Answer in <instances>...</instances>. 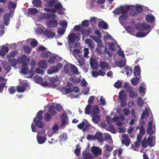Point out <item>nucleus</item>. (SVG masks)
Returning <instances> with one entry per match:
<instances>
[{"mask_svg":"<svg viewBox=\"0 0 159 159\" xmlns=\"http://www.w3.org/2000/svg\"><path fill=\"white\" fill-rule=\"evenodd\" d=\"M54 8L52 9L44 8V10L45 11L51 12L52 14L43 13L40 16L41 18L46 19H48L51 18H54L56 16L55 13L57 11H58V13L60 15L64 14L65 9L63 7L61 4L59 3H56L54 5Z\"/></svg>","mask_w":159,"mask_h":159,"instance_id":"obj_1","label":"nucleus"},{"mask_svg":"<svg viewBox=\"0 0 159 159\" xmlns=\"http://www.w3.org/2000/svg\"><path fill=\"white\" fill-rule=\"evenodd\" d=\"M129 9V7L128 6H121L120 8L116 9L115 12L116 14H121L122 15L120 16L119 19L120 20H126L128 17L127 13Z\"/></svg>","mask_w":159,"mask_h":159,"instance_id":"obj_2","label":"nucleus"},{"mask_svg":"<svg viewBox=\"0 0 159 159\" xmlns=\"http://www.w3.org/2000/svg\"><path fill=\"white\" fill-rule=\"evenodd\" d=\"M43 112L42 110L39 111L36 114V117L34 118L33 120L37 126L40 128H43L44 127V125L41 121L43 118L42 116Z\"/></svg>","mask_w":159,"mask_h":159,"instance_id":"obj_3","label":"nucleus"},{"mask_svg":"<svg viewBox=\"0 0 159 159\" xmlns=\"http://www.w3.org/2000/svg\"><path fill=\"white\" fill-rule=\"evenodd\" d=\"M90 125L88 121L86 120H84L80 123L77 125L78 129H82L83 132L88 131L90 129Z\"/></svg>","mask_w":159,"mask_h":159,"instance_id":"obj_4","label":"nucleus"},{"mask_svg":"<svg viewBox=\"0 0 159 159\" xmlns=\"http://www.w3.org/2000/svg\"><path fill=\"white\" fill-rule=\"evenodd\" d=\"M79 35H77L75 33L70 34L68 36V40L70 43H73L76 40L79 41L80 39V34H79Z\"/></svg>","mask_w":159,"mask_h":159,"instance_id":"obj_5","label":"nucleus"},{"mask_svg":"<svg viewBox=\"0 0 159 159\" xmlns=\"http://www.w3.org/2000/svg\"><path fill=\"white\" fill-rule=\"evenodd\" d=\"M14 11H10L8 13L5 14L3 16L4 24L7 26L10 22V18L11 15H13Z\"/></svg>","mask_w":159,"mask_h":159,"instance_id":"obj_6","label":"nucleus"},{"mask_svg":"<svg viewBox=\"0 0 159 159\" xmlns=\"http://www.w3.org/2000/svg\"><path fill=\"white\" fill-rule=\"evenodd\" d=\"M143 8L141 6H137L135 7V9L131 11L130 14L133 16H136L143 12Z\"/></svg>","mask_w":159,"mask_h":159,"instance_id":"obj_7","label":"nucleus"},{"mask_svg":"<svg viewBox=\"0 0 159 159\" xmlns=\"http://www.w3.org/2000/svg\"><path fill=\"white\" fill-rule=\"evenodd\" d=\"M150 25H148L145 23L141 24L140 27V30L142 31H145L147 30L146 34H148L151 31V29Z\"/></svg>","mask_w":159,"mask_h":159,"instance_id":"obj_8","label":"nucleus"},{"mask_svg":"<svg viewBox=\"0 0 159 159\" xmlns=\"http://www.w3.org/2000/svg\"><path fill=\"white\" fill-rule=\"evenodd\" d=\"M57 21L55 20H49L46 22V24L49 28L56 27L57 25Z\"/></svg>","mask_w":159,"mask_h":159,"instance_id":"obj_9","label":"nucleus"},{"mask_svg":"<svg viewBox=\"0 0 159 159\" xmlns=\"http://www.w3.org/2000/svg\"><path fill=\"white\" fill-rule=\"evenodd\" d=\"M100 68L103 70H108L110 69L108 63L104 61H100L99 63Z\"/></svg>","mask_w":159,"mask_h":159,"instance_id":"obj_10","label":"nucleus"},{"mask_svg":"<svg viewBox=\"0 0 159 159\" xmlns=\"http://www.w3.org/2000/svg\"><path fill=\"white\" fill-rule=\"evenodd\" d=\"M122 137L123 139V140H122V143L128 147L130 143V140L129 138L128 135L127 134H124L122 135Z\"/></svg>","mask_w":159,"mask_h":159,"instance_id":"obj_11","label":"nucleus"},{"mask_svg":"<svg viewBox=\"0 0 159 159\" xmlns=\"http://www.w3.org/2000/svg\"><path fill=\"white\" fill-rule=\"evenodd\" d=\"M99 112V109L97 105H94L92 107L91 111V116L98 115Z\"/></svg>","mask_w":159,"mask_h":159,"instance_id":"obj_12","label":"nucleus"},{"mask_svg":"<svg viewBox=\"0 0 159 159\" xmlns=\"http://www.w3.org/2000/svg\"><path fill=\"white\" fill-rule=\"evenodd\" d=\"M43 34L47 37L49 38H53L55 35V33L48 30H46L43 31Z\"/></svg>","mask_w":159,"mask_h":159,"instance_id":"obj_13","label":"nucleus"},{"mask_svg":"<svg viewBox=\"0 0 159 159\" xmlns=\"http://www.w3.org/2000/svg\"><path fill=\"white\" fill-rule=\"evenodd\" d=\"M91 151L93 153L96 155H100L102 152V151L99 148L97 147H93L91 148Z\"/></svg>","mask_w":159,"mask_h":159,"instance_id":"obj_14","label":"nucleus"},{"mask_svg":"<svg viewBox=\"0 0 159 159\" xmlns=\"http://www.w3.org/2000/svg\"><path fill=\"white\" fill-rule=\"evenodd\" d=\"M27 84H24L21 85H19L17 87V91L19 93L24 92L26 89Z\"/></svg>","mask_w":159,"mask_h":159,"instance_id":"obj_15","label":"nucleus"},{"mask_svg":"<svg viewBox=\"0 0 159 159\" xmlns=\"http://www.w3.org/2000/svg\"><path fill=\"white\" fill-rule=\"evenodd\" d=\"M132 90V87H128L127 92L129 93L130 97L131 98L137 97L138 96L137 94L133 91Z\"/></svg>","mask_w":159,"mask_h":159,"instance_id":"obj_16","label":"nucleus"},{"mask_svg":"<svg viewBox=\"0 0 159 159\" xmlns=\"http://www.w3.org/2000/svg\"><path fill=\"white\" fill-rule=\"evenodd\" d=\"M27 59V56L25 55H23L19 57L17 59V61L19 63H22V65L24 63H26L25 62Z\"/></svg>","mask_w":159,"mask_h":159,"instance_id":"obj_17","label":"nucleus"},{"mask_svg":"<svg viewBox=\"0 0 159 159\" xmlns=\"http://www.w3.org/2000/svg\"><path fill=\"white\" fill-rule=\"evenodd\" d=\"M61 118L62 119V124L64 125L68 124V117L66 114H62L61 116Z\"/></svg>","mask_w":159,"mask_h":159,"instance_id":"obj_18","label":"nucleus"},{"mask_svg":"<svg viewBox=\"0 0 159 159\" xmlns=\"http://www.w3.org/2000/svg\"><path fill=\"white\" fill-rule=\"evenodd\" d=\"M99 28H102L103 29H107L108 28L107 24L103 21H102L99 22L98 24Z\"/></svg>","mask_w":159,"mask_h":159,"instance_id":"obj_19","label":"nucleus"},{"mask_svg":"<svg viewBox=\"0 0 159 159\" xmlns=\"http://www.w3.org/2000/svg\"><path fill=\"white\" fill-rule=\"evenodd\" d=\"M9 48L7 46H3L0 49V55L4 56L8 52Z\"/></svg>","mask_w":159,"mask_h":159,"instance_id":"obj_20","label":"nucleus"},{"mask_svg":"<svg viewBox=\"0 0 159 159\" xmlns=\"http://www.w3.org/2000/svg\"><path fill=\"white\" fill-rule=\"evenodd\" d=\"M83 37H87L90 33V29H86L82 28V30L80 31Z\"/></svg>","mask_w":159,"mask_h":159,"instance_id":"obj_21","label":"nucleus"},{"mask_svg":"<svg viewBox=\"0 0 159 159\" xmlns=\"http://www.w3.org/2000/svg\"><path fill=\"white\" fill-rule=\"evenodd\" d=\"M141 70L139 66H136L134 68V75L136 77L139 76L140 74Z\"/></svg>","mask_w":159,"mask_h":159,"instance_id":"obj_22","label":"nucleus"},{"mask_svg":"<svg viewBox=\"0 0 159 159\" xmlns=\"http://www.w3.org/2000/svg\"><path fill=\"white\" fill-rule=\"evenodd\" d=\"M95 140L97 139L98 141L100 142H102L103 137L102 134L100 132H98L96 133L94 135Z\"/></svg>","mask_w":159,"mask_h":159,"instance_id":"obj_23","label":"nucleus"},{"mask_svg":"<svg viewBox=\"0 0 159 159\" xmlns=\"http://www.w3.org/2000/svg\"><path fill=\"white\" fill-rule=\"evenodd\" d=\"M23 67L21 69V71L22 73L24 75H26L28 73V64L24 63L22 65Z\"/></svg>","mask_w":159,"mask_h":159,"instance_id":"obj_24","label":"nucleus"},{"mask_svg":"<svg viewBox=\"0 0 159 159\" xmlns=\"http://www.w3.org/2000/svg\"><path fill=\"white\" fill-rule=\"evenodd\" d=\"M39 66L42 69H45L47 68V63L46 61L42 60L40 61L39 63Z\"/></svg>","mask_w":159,"mask_h":159,"instance_id":"obj_25","label":"nucleus"},{"mask_svg":"<svg viewBox=\"0 0 159 159\" xmlns=\"http://www.w3.org/2000/svg\"><path fill=\"white\" fill-rule=\"evenodd\" d=\"M120 100H126V94L124 90H121L119 95Z\"/></svg>","mask_w":159,"mask_h":159,"instance_id":"obj_26","label":"nucleus"},{"mask_svg":"<svg viewBox=\"0 0 159 159\" xmlns=\"http://www.w3.org/2000/svg\"><path fill=\"white\" fill-rule=\"evenodd\" d=\"M58 71V69L55 66H52L48 70V73L49 74L56 73Z\"/></svg>","mask_w":159,"mask_h":159,"instance_id":"obj_27","label":"nucleus"},{"mask_svg":"<svg viewBox=\"0 0 159 159\" xmlns=\"http://www.w3.org/2000/svg\"><path fill=\"white\" fill-rule=\"evenodd\" d=\"M38 12L37 9L34 8H30L28 9V13L31 15H35Z\"/></svg>","mask_w":159,"mask_h":159,"instance_id":"obj_28","label":"nucleus"},{"mask_svg":"<svg viewBox=\"0 0 159 159\" xmlns=\"http://www.w3.org/2000/svg\"><path fill=\"white\" fill-rule=\"evenodd\" d=\"M92 117V120L95 124H97L99 122L101 116L99 115L95 116H91Z\"/></svg>","mask_w":159,"mask_h":159,"instance_id":"obj_29","label":"nucleus"},{"mask_svg":"<svg viewBox=\"0 0 159 159\" xmlns=\"http://www.w3.org/2000/svg\"><path fill=\"white\" fill-rule=\"evenodd\" d=\"M140 142L138 141H136L135 143V145L134 144H132L130 146V148L131 149H133L135 151H138L139 149L137 148H139L140 145Z\"/></svg>","mask_w":159,"mask_h":159,"instance_id":"obj_30","label":"nucleus"},{"mask_svg":"<svg viewBox=\"0 0 159 159\" xmlns=\"http://www.w3.org/2000/svg\"><path fill=\"white\" fill-rule=\"evenodd\" d=\"M38 142L39 143L41 144L43 143L46 140V138L45 137H42L39 135L37 136Z\"/></svg>","mask_w":159,"mask_h":159,"instance_id":"obj_31","label":"nucleus"},{"mask_svg":"<svg viewBox=\"0 0 159 159\" xmlns=\"http://www.w3.org/2000/svg\"><path fill=\"white\" fill-rule=\"evenodd\" d=\"M78 58L77 59L78 62L79 63V65L82 67L84 66L85 64V59L84 58L80 56L79 55Z\"/></svg>","mask_w":159,"mask_h":159,"instance_id":"obj_32","label":"nucleus"},{"mask_svg":"<svg viewBox=\"0 0 159 159\" xmlns=\"http://www.w3.org/2000/svg\"><path fill=\"white\" fill-rule=\"evenodd\" d=\"M2 65L4 69L7 71H9L11 70V67L8 64L5 62H2Z\"/></svg>","mask_w":159,"mask_h":159,"instance_id":"obj_33","label":"nucleus"},{"mask_svg":"<svg viewBox=\"0 0 159 159\" xmlns=\"http://www.w3.org/2000/svg\"><path fill=\"white\" fill-rule=\"evenodd\" d=\"M16 4L11 1H10L8 3V8L9 10L15 9L16 7Z\"/></svg>","mask_w":159,"mask_h":159,"instance_id":"obj_34","label":"nucleus"},{"mask_svg":"<svg viewBox=\"0 0 159 159\" xmlns=\"http://www.w3.org/2000/svg\"><path fill=\"white\" fill-rule=\"evenodd\" d=\"M48 112L51 114V115L52 116H54L57 114V112L55 110L54 107L53 105L49 107Z\"/></svg>","mask_w":159,"mask_h":159,"instance_id":"obj_35","label":"nucleus"},{"mask_svg":"<svg viewBox=\"0 0 159 159\" xmlns=\"http://www.w3.org/2000/svg\"><path fill=\"white\" fill-rule=\"evenodd\" d=\"M8 61L11 66L14 67H16L17 64V61L14 58H8Z\"/></svg>","mask_w":159,"mask_h":159,"instance_id":"obj_36","label":"nucleus"},{"mask_svg":"<svg viewBox=\"0 0 159 159\" xmlns=\"http://www.w3.org/2000/svg\"><path fill=\"white\" fill-rule=\"evenodd\" d=\"M146 19L147 22L152 23L154 20L155 18L153 16L148 14L146 16Z\"/></svg>","mask_w":159,"mask_h":159,"instance_id":"obj_37","label":"nucleus"},{"mask_svg":"<svg viewBox=\"0 0 159 159\" xmlns=\"http://www.w3.org/2000/svg\"><path fill=\"white\" fill-rule=\"evenodd\" d=\"M32 3L37 7H41L42 5V2L40 0H33Z\"/></svg>","mask_w":159,"mask_h":159,"instance_id":"obj_38","label":"nucleus"},{"mask_svg":"<svg viewBox=\"0 0 159 159\" xmlns=\"http://www.w3.org/2000/svg\"><path fill=\"white\" fill-rule=\"evenodd\" d=\"M90 64L91 67L93 69H97V68L96 67L97 63L96 61L94 59H92L91 60Z\"/></svg>","mask_w":159,"mask_h":159,"instance_id":"obj_39","label":"nucleus"},{"mask_svg":"<svg viewBox=\"0 0 159 159\" xmlns=\"http://www.w3.org/2000/svg\"><path fill=\"white\" fill-rule=\"evenodd\" d=\"M52 116L48 113H46L44 116V119L46 122H49L51 120L52 118Z\"/></svg>","mask_w":159,"mask_h":159,"instance_id":"obj_40","label":"nucleus"},{"mask_svg":"<svg viewBox=\"0 0 159 159\" xmlns=\"http://www.w3.org/2000/svg\"><path fill=\"white\" fill-rule=\"evenodd\" d=\"M125 69L127 75L130 76L132 72L131 67L129 66H126L125 67Z\"/></svg>","mask_w":159,"mask_h":159,"instance_id":"obj_41","label":"nucleus"},{"mask_svg":"<svg viewBox=\"0 0 159 159\" xmlns=\"http://www.w3.org/2000/svg\"><path fill=\"white\" fill-rule=\"evenodd\" d=\"M104 139L105 141L108 142V143H111L112 140L111 136L108 134H106L104 136Z\"/></svg>","mask_w":159,"mask_h":159,"instance_id":"obj_42","label":"nucleus"},{"mask_svg":"<svg viewBox=\"0 0 159 159\" xmlns=\"http://www.w3.org/2000/svg\"><path fill=\"white\" fill-rule=\"evenodd\" d=\"M85 42L89 46L92 48H94V45L93 44V42L92 40L90 39H87L85 40Z\"/></svg>","mask_w":159,"mask_h":159,"instance_id":"obj_43","label":"nucleus"},{"mask_svg":"<svg viewBox=\"0 0 159 159\" xmlns=\"http://www.w3.org/2000/svg\"><path fill=\"white\" fill-rule=\"evenodd\" d=\"M139 81V78L138 77H136L133 79L131 82L133 85L135 86L138 84Z\"/></svg>","mask_w":159,"mask_h":159,"instance_id":"obj_44","label":"nucleus"},{"mask_svg":"<svg viewBox=\"0 0 159 159\" xmlns=\"http://www.w3.org/2000/svg\"><path fill=\"white\" fill-rule=\"evenodd\" d=\"M149 116V112L147 108H145L144 111L143 112L142 116H141V119H143L146 116Z\"/></svg>","mask_w":159,"mask_h":159,"instance_id":"obj_45","label":"nucleus"},{"mask_svg":"<svg viewBox=\"0 0 159 159\" xmlns=\"http://www.w3.org/2000/svg\"><path fill=\"white\" fill-rule=\"evenodd\" d=\"M147 140L148 145L150 147L154 146V145L153 143V138L152 137H149Z\"/></svg>","mask_w":159,"mask_h":159,"instance_id":"obj_46","label":"nucleus"},{"mask_svg":"<svg viewBox=\"0 0 159 159\" xmlns=\"http://www.w3.org/2000/svg\"><path fill=\"white\" fill-rule=\"evenodd\" d=\"M125 61L123 60H120L117 63V65L120 67H123L125 65Z\"/></svg>","mask_w":159,"mask_h":159,"instance_id":"obj_47","label":"nucleus"},{"mask_svg":"<svg viewBox=\"0 0 159 159\" xmlns=\"http://www.w3.org/2000/svg\"><path fill=\"white\" fill-rule=\"evenodd\" d=\"M70 69L71 72L74 73H77L78 72L77 68L73 65L71 64Z\"/></svg>","mask_w":159,"mask_h":159,"instance_id":"obj_48","label":"nucleus"},{"mask_svg":"<svg viewBox=\"0 0 159 159\" xmlns=\"http://www.w3.org/2000/svg\"><path fill=\"white\" fill-rule=\"evenodd\" d=\"M51 53L49 52H46L42 53L41 55L43 57L48 58L51 55Z\"/></svg>","mask_w":159,"mask_h":159,"instance_id":"obj_49","label":"nucleus"},{"mask_svg":"<svg viewBox=\"0 0 159 159\" xmlns=\"http://www.w3.org/2000/svg\"><path fill=\"white\" fill-rule=\"evenodd\" d=\"M122 85L121 82L120 81L118 80L114 84V86L115 88L119 89L121 87Z\"/></svg>","mask_w":159,"mask_h":159,"instance_id":"obj_50","label":"nucleus"},{"mask_svg":"<svg viewBox=\"0 0 159 159\" xmlns=\"http://www.w3.org/2000/svg\"><path fill=\"white\" fill-rule=\"evenodd\" d=\"M17 53V52L16 51L12 52L8 55L7 56V58H13Z\"/></svg>","mask_w":159,"mask_h":159,"instance_id":"obj_51","label":"nucleus"},{"mask_svg":"<svg viewBox=\"0 0 159 159\" xmlns=\"http://www.w3.org/2000/svg\"><path fill=\"white\" fill-rule=\"evenodd\" d=\"M91 109V105L89 104L87 105L85 108V113L89 115L90 113V110Z\"/></svg>","mask_w":159,"mask_h":159,"instance_id":"obj_52","label":"nucleus"},{"mask_svg":"<svg viewBox=\"0 0 159 159\" xmlns=\"http://www.w3.org/2000/svg\"><path fill=\"white\" fill-rule=\"evenodd\" d=\"M147 34L146 33L139 32L137 33L135 36L137 37L141 38L145 36Z\"/></svg>","mask_w":159,"mask_h":159,"instance_id":"obj_53","label":"nucleus"},{"mask_svg":"<svg viewBox=\"0 0 159 159\" xmlns=\"http://www.w3.org/2000/svg\"><path fill=\"white\" fill-rule=\"evenodd\" d=\"M141 145L142 147L144 148H147L148 146V143L147 140L146 138L143 139L141 142Z\"/></svg>","mask_w":159,"mask_h":159,"instance_id":"obj_54","label":"nucleus"},{"mask_svg":"<svg viewBox=\"0 0 159 159\" xmlns=\"http://www.w3.org/2000/svg\"><path fill=\"white\" fill-rule=\"evenodd\" d=\"M47 4L46 6L52 7L55 3V1L54 0H50L47 1Z\"/></svg>","mask_w":159,"mask_h":159,"instance_id":"obj_55","label":"nucleus"},{"mask_svg":"<svg viewBox=\"0 0 159 159\" xmlns=\"http://www.w3.org/2000/svg\"><path fill=\"white\" fill-rule=\"evenodd\" d=\"M92 155L89 153H86L83 155L84 159H92Z\"/></svg>","mask_w":159,"mask_h":159,"instance_id":"obj_56","label":"nucleus"},{"mask_svg":"<svg viewBox=\"0 0 159 159\" xmlns=\"http://www.w3.org/2000/svg\"><path fill=\"white\" fill-rule=\"evenodd\" d=\"M56 58V57L55 56L51 55L50 57V58L48 61V62L49 63L52 64L54 63V60Z\"/></svg>","mask_w":159,"mask_h":159,"instance_id":"obj_57","label":"nucleus"},{"mask_svg":"<svg viewBox=\"0 0 159 159\" xmlns=\"http://www.w3.org/2000/svg\"><path fill=\"white\" fill-rule=\"evenodd\" d=\"M137 103L138 105L140 107H142L143 105L144 102L140 97L138 98L137 100Z\"/></svg>","mask_w":159,"mask_h":159,"instance_id":"obj_58","label":"nucleus"},{"mask_svg":"<svg viewBox=\"0 0 159 159\" xmlns=\"http://www.w3.org/2000/svg\"><path fill=\"white\" fill-rule=\"evenodd\" d=\"M23 49L26 53H29L31 51V49L27 46H23Z\"/></svg>","mask_w":159,"mask_h":159,"instance_id":"obj_59","label":"nucleus"},{"mask_svg":"<svg viewBox=\"0 0 159 159\" xmlns=\"http://www.w3.org/2000/svg\"><path fill=\"white\" fill-rule=\"evenodd\" d=\"M82 25L84 27H88L89 25V21L88 20H84L81 23Z\"/></svg>","mask_w":159,"mask_h":159,"instance_id":"obj_60","label":"nucleus"},{"mask_svg":"<svg viewBox=\"0 0 159 159\" xmlns=\"http://www.w3.org/2000/svg\"><path fill=\"white\" fill-rule=\"evenodd\" d=\"M147 133L149 135H152L154 133V131L152 129V127L148 128L147 129Z\"/></svg>","mask_w":159,"mask_h":159,"instance_id":"obj_61","label":"nucleus"},{"mask_svg":"<svg viewBox=\"0 0 159 159\" xmlns=\"http://www.w3.org/2000/svg\"><path fill=\"white\" fill-rule=\"evenodd\" d=\"M109 48L112 51H113L115 50V44L113 43H109Z\"/></svg>","mask_w":159,"mask_h":159,"instance_id":"obj_62","label":"nucleus"},{"mask_svg":"<svg viewBox=\"0 0 159 159\" xmlns=\"http://www.w3.org/2000/svg\"><path fill=\"white\" fill-rule=\"evenodd\" d=\"M145 130L143 126H141L139 130V134L143 135L145 134Z\"/></svg>","mask_w":159,"mask_h":159,"instance_id":"obj_63","label":"nucleus"},{"mask_svg":"<svg viewBox=\"0 0 159 159\" xmlns=\"http://www.w3.org/2000/svg\"><path fill=\"white\" fill-rule=\"evenodd\" d=\"M8 91L10 94H14L16 90L13 87H11L8 89Z\"/></svg>","mask_w":159,"mask_h":159,"instance_id":"obj_64","label":"nucleus"}]
</instances>
